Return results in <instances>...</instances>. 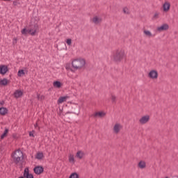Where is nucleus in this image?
Wrapping results in <instances>:
<instances>
[{
  "label": "nucleus",
  "instance_id": "nucleus-29",
  "mask_svg": "<svg viewBox=\"0 0 178 178\" xmlns=\"http://www.w3.org/2000/svg\"><path fill=\"white\" fill-rule=\"evenodd\" d=\"M22 74H24V70H20L18 71L17 76L19 77H22Z\"/></svg>",
  "mask_w": 178,
  "mask_h": 178
},
{
  "label": "nucleus",
  "instance_id": "nucleus-11",
  "mask_svg": "<svg viewBox=\"0 0 178 178\" xmlns=\"http://www.w3.org/2000/svg\"><path fill=\"white\" fill-rule=\"evenodd\" d=\"M149 76L150 77V79H158V72H156V70H152L149 73Z\"/></svg>",
  "mask_w": 178,
  "mask_h": 178
},
{
  "label": "nucleus",
  "instance_id": "nucleus-7",
  "mask_svg": "<svg viewBox=\"0 0 178 178\" xmlns=\"http://www.w3.org/2000/svg\"><path fill=\"white\" fill-rule=\"evenodd\" d=\"M33 172L35 175H41L44 172V168L42 166H36L33 168Z\"/></svg>",
  "mask_w": 178,
  "mask_h": 178
},
{
  "label": "nucleus",
  "instance_id": "nucleus-21",
  "mask_svg": "<svg viewBox=\"0 0 178 178\" xmlns=\"http://www.w3.org/2000/svg\"><path fill=\"white\" fill-rule=\"evenodd\" d=\"M76 158H79V159H83V156H84V153L81 151L77 152L76 154Z\"/></svg>",
  "mask_w": 178,
  "mask_h": 178
},
{
  "label": "nucleus",
  "instance_id": "nucleus-28",
  "mask_svg": "<svg viewBox=\"0 0 178 178\" xmlns=\"http://www.w3.org/2000/svg\"><path fill=\"white\" fill-rule=\"evenodd\" d=\"M159 17V13L158 12L154 13L153 15V19L156 20V19H158Z\"/></svg>",
  "mask_w": 178,
  "mask_h": 178
},
{
  "label": "nucleus",
  "instance_id": "nucleus-25",
  "mask_svg": "<svg viewBox=\"0 0 178 178\" xmlns=\"http://www.w3.org/2000/svg\"><path fill=\"white\" fill-rule=\"evenodd\" d=\"M36 159H42L44 158V154L41 152H38L35 156Z\"/></svg>",
  "mask_w": 178,
  "mask_h": 178
},
{
  "label": "nucleus",
  "instance_id": "nucleus-13",
  "mask_svg": "<svg viewBox=\"0 0 178 178\" xmlns=\"http://www.w3.org/2000/svg\"><path fill=\"white\" fill-rule=\"evenodd\" d=\"M8 67L6 65H0V74H6Z\"/></svg>",
  "mask_w": 178,
  "mask_h": 178
},
{
  "label": "nucleus",
  "instance_id": "nucleus-3",
  "mask_svg": "<svg viewBox=\"0 0 178 178\" xmlns=\"http://www.w3.org/2000/svg\"><path fill=\"white\" fill-rule=\"evenodd\" d=\"M13 159L15 163H19V162L23 159V152H22L20 150L15 152L14 154L13 155Z\"/></svg>",
  "mask_w": 178,
  "mask_h": 178
},
{
  "label": "nucleus",
  "instance_id": "nucleus-10",
  "mask_svg": "<svg viewBox=\"0 0 178 178\" xmlns=\"http://www.w3.org/2000/svg\"><path fill=\"white\" fill-rule=\"evenodd\" d=\"M169 29V25L168 24H163L161 26L157 28L158 31H166Z\"/></svg>",
  "mask_w": 178,
  "mask_h": 178
},
{
  "label": "nucleus",
  "instance_id": "nucleus-33",
  "mask_svg": "<svg viewBox=\"0 0 178 178\" xmlns=\"http://www.w3.org/2000/svg\"><path fill=\"white\" fill-rule=\"evenodd\" d=\"M66 43L67 45H72V39H67Z\"/></svg>",
  "mask_w": 178,
  "mask_h": 178
},
{
  "label": "nucleus",
  "instance_id": "nucleus-1",
  "mask_svg": "<svg viewBox=\"0 0 178 178\" xmlns=\"http://www.w3.org/2000/svg\"><path fill=\"white\" fill-rule=\"evenodd\" d=\"M72 65L75 70H80V69H83L86 66V60L83 58L75 59L72 61Z\"/></svg>",
  "mask_w": 178,
  "mask_h": 178
},
{
  "label": "nucleus",
  "instance_id": "nucleus-31",
  "mask_svg": "<svg viewBox=\"0 0 178 178\" xmlns=\"http://www.w3.org/2000/svg\"><path fill=\"white\" fill-rule=\"evenodd\" d=\"M111 101L113 104H115V102H116V96L112 95H111Z\"/></svg>",
  "mask_w": 178,
  "mask_h": 178
},
{
  "label": "nucleus",
  "instance_id": "nucleus-24",
  "mask_svg": "<svg viewBox=\"0 0 178 178\" xmlns=\"http://www.w3.org/2000/svg\"><path fill=\"white\" fill-rule=\"evenodd\" d=\"M143 33L147 37H153L152 33L149 31L144 30Z\"/></svg>",
  "mask_w": 178,
  "mask_h": 178
},
{
  "label": "nucleus",
  "instance_id": "nucleus-19",
  "mask_svg": "<svg viewBox=\"0 0 178 178\" xmlns=\"http://www.w3.org/2000/svg\"><path fill=\"white\" fill-rule=\"evenodd\" d=\"M138 168H140V169H145V168L147 166L145 164V161H141L138 163Z\"/></svg>",
  "mask_w": 178,
  "mask_h": 178
},
{
  "label": "nucleus",
  "instance_id": "nucleus-16",
  "mask_svg": "<svg viewBox=\"0 0 178 178\" xmlns=\"http://www.w3.org/2000/svg\"><path fill=\"white\" fill-rule=\"evenodd\" d=\"M122 12H123L124 15H131V11H130V8H129V7H124L122 8Z\"/></svg>",
  "mask_w": 178,
  "mask_h": 178
},
{
  "label": "nucleus",
  "instance_id": "nucleus-32",
  "mask_svg": "<svg viewBox=\"0 0 178 178\" xmlns=\"http://www.w3.org/2000/svg\"><path fill=\"white\" fill-rule=\"evenodd\" d=\"M44 95L40 96V95H38V99L39 101H42L44 99Z\"/></svg>",
  "mask_w": 178,
  "mask_h": 178
},
{
  "label": "nucleus",
  "instance_id": "nucleus-8",
  "mask_svg": "<svg viewBox=\"0 0 178 178\" xmlns=\"http://www.w3.org/2000/svg\"><path fill=\"white\" fill-rule=\"evenodd\" d=\"M149 121V115H145L142 117L139 120L140 124H145V123H148Z\"/></svg>",
  "mask_w": 178,
  "mask_h": 178
},
{
  "label": "nucleus",
  "instance_id": "nucleus-17",
  "mask_svg": "<svg viewBox=\"0 0 178 178\" xmlns=\"http://www.w3.org/2000/svg\"><path fill=\"white\" fill-rule=\"evenodd\" d=\"M6 113H8V108H6L5 107H1L0 108V115H2L3 116H4V115H6Z\"/></svg>",
  "mask_w": 178,
  "mask_h": 178
},
{
  "label": "nucleus",
  "instance_id": "nucleus-23",
  "mask_svg": "<svg viewBox=\"0 0 178 178\" xmlns=\"http://www.w3.org/2000/svg\"><path fill=\"white\" fill-rule=\"evenodd\" d=\"M8 132H9V129L6 128L3 134L1 136V140H3L5 138V137H6Z\"/></svg>",
  "mask_w": 178,
  "mask_h": 178
},
{
  "label": "nucleus",
  "instance_id": "nucleus-20",
  "mask_svg": "<svg viewBox=\"0 0 178 178\" xmlns=\"http://www.w3.org/2000/svg\"><path fill=\"white\" fill-rule=\"evenodd\" d=\"M23 35H27V34H30V29L24 28L21 31Z\"/></svg>",
  "mask_w": 178,
  "mask_h": 178
},
{
  "label": "nucleus",
  "instance_id": "nucleus-34",
  "mask_svg": "<svg viewBox=\"0 0 178 178\" xmlns=\"http://www.w3.org/2000/svg\"><path fill=\"white\" fill-rule=\"evenodd\" d=\"M34 133H35V131H34L29 132L30 137H34Z\"/></svg>",
  "mask_w": 178,
  "mask_h": 178
},
{
  "label": "nucleus",
  "instance_id": "nucleus-2",
  "mask_svg": "<svg viewBox=\"0 0 178 178\" xmlns=\"http://www.w3.org/2000/svg\"><path fill=\"white\" fill-rule=\"evenodd\" d=\"M124 58V51L118 50L113 56V60L115 62H120Z\"/></svg>",
  "mask_w": 178,
  "mask_h": 178
},
{
  "label": "nucleus",
  "instance_id": "nucleus-6",
  "mask_svg": "<svg viewBox=\"0 0 178 178\" xmlns=\"http://www.w3.org/2000/svg\"><path fill=\"white\" fill-rule=\"evenodd\" d=\"M163 10L165 13L170 10V2L166 1L163 4Z\"/></svg>",
  "mask_w": 178,
  "mask_h": 178
},
{
  "label": "nucleus",
  "instance_id": "nucleus-30",
  "mask_svg": "<svg viewBox=\"0 0 178 178\" xmlns=\"http://www.w3.org/2000/svg\"><path fill=\"white\" fill-rule=\"evenodd\" d=\"M70 162H72V163H74V156L73 155H70L69 157Z\"/></svg>",
  "mask_w": 178,
  "mask_h": 178
},
{
  "label": "nucleus",
  "instance_id": "nucleus-36",
  "mask_svg": "<svg viewBox=\"0 0 178 178\" xmlns=\"http://www.w3.org/2000/svg\"><path fill=\"white\" fill-rule=\"evenodd\" d=\"M35 127H37V125H35Z\"/></svg>",
  "mask_w": 178,
  "mask_h": 178
},
{
  "label": "nucleus",
  "instance_id": "nucleus-4",
  "mask_svg": "<svg viewBox=\"0 0 178 178\" xmlns=\"http://www.w3.org/2000/svg\"><path fill=\"white\" fill-rule=\"evenodd\" d=\"M38 31H40V26H38V24H32L30 26L29 32L31 35H35Z\"/></svg>",
  "mask_w": 178,
  "mask_h": 178
},
{
  "label": "nucleus",
  "instance_id": "nucleus-14",
  "mask_svg": "<svg viewBox=\"0 0 178 178\" xmlns=\"http://www.w3.org/2000/svg\"><path fill=\"white\" fill-rule=\"evenodd\" d=\"M69 98L67 96L60 97L58 99V104H63V102H66V100Z\"/></svg>",
  "mask_w": 178,
  "mask_h": 178
},
{
  "label": "nucleus",
  "instance_id": "nucleus-15",
  "mask_svg": "<svg viewBox=\"0 0 178 178\" xmlns=\"http://www.w3.org/2000/svg\"><path fill=\"white\" fill-rule=\"evenodd\" d=\"M22 95H23V92H22L21 90H17L14 92V97L15 98H20V97H22Z\"/></svg>",
  "mask_w": 178,
  "mask_h": 178
},
{
  "label": "nucleus",
  "instance_id": "nucleus-5",
  "mask_svg": "<svg viewBox=\"0 0 178 178\" xmlns=\"http://www.w3.org/2000/svg\"><path fill=\"white\" fill-rule=\"evenodd\" d=\"M105 19V17L104 15L95 16L92 18V22L93 23H102Z\"/></svg>",
  "mask_w": 178,
  "mask_h": 178
},
{
  "label": "nucleus",
  "instance_id": "nucleus-22",
  "mask_svg": "<svg viewBox=\"0 0 178 178\" xmlns=\"http://www.w3.org/2000/svg\"><path fill=\"white\" fill-rule=\"evenodd\" d=\"M53 86L57 88H60V87H62V83H60V82L58 81H56L54 82Z\"/></svg>",
  "mask_w": 178,
  "mask_h": 178
},
{
  "label": "nucleus",
  "instance_id": "nucleus-9",
  "mask_svg": "<svg viewBox=\"0 0 178 178\" xmlns=\"http://www.w3.org/2000/svg\"><path fill=\"white\" fill-rule=\"evenodd\" d=\"M23 176L24 178H34V176H33L32 174H30L29 168L24 169Z\"/></svg>",
  "mask_w": 178,
  "mask_h": 178
},
{
  "label": "nucleus",
  "instance_id": "nucleus-18",
  "mask_svg": "<svg viewBox=\"0 0 178 178\" xmlns=\"http://www.w3.org/2000/svg\"><path fill=\"white\" fill-rule=\"evenodd\" d=\"M106 113L104 112L100 111V112H96L94 115L95 118H97L98 116L99 118H104L105 116Z\"/></svg>",
  "mask_w": 178,
  "mask_h": 178
},
{
  "label": "nucleus",
  "instance_id": "nucleus-27",
  "mask_svg": "<svg viewBox=\"0 0 178 178\" xmlns=\"http://www.w3.org/2000/svg\"><path fill=\"white\" fill-rule=\"evenodd\" d=\"M70 178H79V175H77V173L76 172H74L71 174V175L70 176Z\"/></svg>",
  "mask_w": 178,
  "mask_h": 178
},
{
  "label": "nucleus",
  "instance_id": "nucleus-12",
  "mask_svg": "<svg viewBox=\"0 0 178 178\" xmlns=\"http://www.w3.org/2000/svg\"><path fill=\"white\" fill-rule=\"evenodd\" d=\"M122 129V125L120 124H115L113 127V131L115 134H118L120 129Z\"/></svg>",
  "mask_w": 178,
  "mask_h": 178
},
{
  "label": "nucleus",
  "instance_id": "nucleus-35",
  "mask_svg": "<svg viewBox=\"0 0 178 178\" xmlns=\"http://www.w3.org/2000/svg\"><path fill=\"white\" fill-rule=\"evenodd\" d=\"M0 105L3 106L5 105V101L2 100L0 102Z\"/></svg>",
  "mask_w": 178,
  "mask_h": 178
},
{
  "label": "nucleus",
  "instance_id": "nucleus-26",
  "mask_svg": "<svg viewBox=\"0 0 178 178\" xmlns=\"http://www.w3.org/2000/svg\"><path fill=\"white\" fill-rule=\"evenodd\" d=\"M0 84L1 86H6L8 84V79H3L1 80Z\"/></svg>",
  "mask_w": 178,
  "mask_h": 178
}]
</instances>
